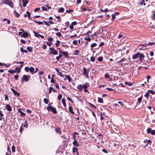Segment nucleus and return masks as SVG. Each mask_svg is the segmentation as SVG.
I'll list each match as a JSON object with an SVG mask.
<instances>
[{"label":"nucleus","instance_id":"nucleus-1","mask_svg":"<svg viewBox=\"0 0 155 155\" xmlns=\"http://www.w3.org/2000/svg\"><path fill=\"white\" fill-rule=\"evenodd\" d=\"M4 4L8 5L12 8L14 6L13 3L12 1L10 0H4V1H2L0 3V5H1Z\"/></svg>","mask_w":155,"mask_h":155},{"label":"nucleus","instance_id":"nucleus-2","mask_svg":"<svg viewBox=\"0 0 155 155\" xmlns=\"http://www.w3.org/2000/svg\"><path fill=\"white\" fill-rule=\"evenodd\" d=\"M90 69L87 70L84 67L83 68V74L87 78H88V73Z\"/></svg>","mask_w":155,"mask_h":155},{"label":"nucleus","instance_id":"nucleus-3","mask_svg":"<svg viewBox=\"0 0 155 155\" xmlns=\"http://www.w3.org/2000/svg\"><path fill=\"white\" fill-rule=\"evenodd\" d=\"M47 109L48 110H51L52 113L54 114H56L57 112L55 107H53L52 106H49L47 107Z\"/></svg>","mask_w":155,"mask_h":155},{"label":"nucleus","instance_id":"nucleus-4","mask_svg":"<svg viewBox=\"0 0 155 155\" xmlns=\"http://www.w3.org/2000/svg\"><path fill=\"white\" fill-rule=\"evenodd\" d=\"M30 78V76L29 75H24L21 80V81L22 83H23V81H25L26 82H28Z\"/></svg>","mask_w":155,"mask_h":155},{"label":"nucleus","instance_id":"nucleus-5","mask_svg":"<svg viewBox=\"0 0 155 155\" xmlns=\"http://www.w3.org/2000/svg\"><path fill=\"white\" fill-rule=\"evenodd\" d=\"M49 49L51 51H50L49 52V54H52L54 55H57L58 54V51L57 50H55L54 48H50Z\"/></svg>","mask_w":155,"mask_h":155},{"label":"nucleus","instance_id":"nucleus-6","mask_svg":"<svg viewBox=\"0 0 155 155\" xmlns=\"http://www.w3.org/2000/svg\"><path fill=\"white\" fill-rule=\"evenodd\" d=\"M147 132L148 134H151L152 135H154L155 134V130H152L149 127L147 130Z\"/></svg>","mask_w":155,"mask_h":155},{"label":"nucleus","instance_id":"nucleus-7","mask_svg":"<svg viewBox=\"0 0 155 155\" xmlns=\"http://www.w3.org/2000/svg\"><path fill=\"white\" fill-rule=\"evenodd\" d=\"M138 57L140 61H142L144 58V56L143 54L139 52Z\"/></svg>","mask_w":155,"mask_h":155},{"label":"nucleus","instance_id":"nucleus-8","mask_svg":"<svg viewBox=\"0 0 155 155\" xmlns=\"http://www.w3.org/2000/svg\"><path fill=\"white\" fill-rule=\"evenodd\" d=\"M89 87V84L87 82H86L84 84L82 85L83 88L84 89H87Z\"/></svg>","mask_w":155,"mask_h":155},{"label":"nucleus","instance_id":"nucleus-9","mask_svg":"<svg viewBox=\"0 0 155 155\" xmlns=\"http://www.w3.org/2000/svg\"><path fill=\"white\" fill-rule=\"evenodd\" d=\"M11 90L12 92L14 93V94L17 96L18 97L20 95V94L18 93L17 91H16L13 88H11Z\"/></svg>","mask_w":155,"mask_h":155},{"label":"nucleus","instance_id":"nucleus-10","mask_svg":"<svg viewBox=\"0 0 155 155\" xmlns=\"http://www.w3.org/2000/svg\"><path fill=\"white\" fill-rule=\"evenodd\" d=\"M76 147H79L80 146V144L78 143L77 141L74 140L72 143Z\"/></svg>","mask_w":155,"mask_h":155},{"label":"nucleus","instance_id":"nucleus-11","mask_svg":"<svg viewBox=\"0 0 155 155\" xmlns=\"http://www.w3.org/2000/svg\"><path fill=\"white\" fill-rule=\"evenodd\" d=\"M23 2V6L24 7L26 6L28 2V0H22Z\"/></svg>","mask_w":155,"mask_h":155},{"label":"nucleus","instance_id":"nucleus-12","mask_svg":"<svg viewBox=\"0 0 155 155\" xmlns=\"http://www.w3.org/2000/svg\"><path fill=\"white\" fill-rule=\"evenodd\" d=\"M28 33L27 32H23L21 36L24 38H27L28 37Z\"/></svg>","mask_w":155,"mask_h":155},{"label":"nucleus","instance_id":"nucleus-13","mask_svg":"<svg viewBox=\"0 0 155 155\" xmlns=\"http://www.w3.org/2000/svg\"><path fill=\"white\" fill-rule=\"evenodd\" d=\"M6 110L9 111L12 110V108L11 107L9 104H7L6 106Z\"/></svg>","mask_w":155,"mask_h":155},{"label":"nucleus","instance_id":"nucleus-14","mask_svg":"<svg viewBox=\"0 0 155 155\" xmlns=\"http://www.w3.org/2000/svg\"><path fill=\"white\" fill-rule=\"evenodd\" d=\"M76 135H78V134L76 132H74L73 134V137L74 140H76Z\"/></svg>","mask_w":155,"mask_h":155},{"label":"nucleus","instance_id":"nucleus-15","mask_svg":"<svg viewBox=\"0 0 155 155\" xmlns=\"http://www.w3.org/2000/svg\"><path fill=\"white\" fill-rule=\"evenodd\" d=\"M148 0H142L140 3V5L143 4L144 5H146V2H148Z\"/></svg>","mask_w":155,"mask_h":155},{"label":"nucleus","instance_id":"nucleus-16","mask_svg":"<svg viewBox=\"0 0 155 155\" xmlns=\"http://www.w3.org/2000/svg\"><path fill=\"white\" fill-rule=\"evenodd\" d=\"M139 52L134 54L132 56V58L133 59H136L138 58Z\"/></svg>","mask_w":155,"mask_h":155},{"label":"nucleus","instance_id":"nucleus-17","mask_svg":"<svg viewBox=\"0 0 155 155\" xmlns=\"http://www.w3.org/2000/svg\"><path fill=\"white\" fill-rule=\"evenodd\" d=\"M21 109H19L18 110V112L20 113L21 115L24 116L26 115L25 114L21 111Z\"/></svg>","mask_w":155,"mask_h":155},{"label":"nucleus","instance_id":"nucleus-18","mask_svg":"<svg viewBox=\"0 0 155 155\" xmlns=\"http://www.w3.org/2000/svg\"><path fill=\"white\" fill-rule=\"evenodd\" d=\"M34 70V68L32 67H31L29 68V71L30 72H31V73L32 74L35 73Z\"/></svg>","mask_w":155,"mask_h":155},{"label":"nucleus","instance_id":"nucleus-19","mask_svg":"<svg viewBox=\"0 0 155 155\" xmlns=\"http://www.w3.org/2000/svg\"><path fill=\"white\" fill-rule=\"evenodd\" d=\"M77 88L80 91H81L83 89L82 85L81 84L78 85L77 87Z\"/></svg>","mask_w":155,"mask_h":155},{"label":"nucleus","instance_id":"nucleus-20","mask_svg":"<svg viewBox=\"0 0 155 155\" xmlns=\"http://www.w3.org/2000/svg\"><path fill=\"white\" fill-rule=\"evenodd\" d=\"M21 70V69L19 67H16L15 68V71H16V72H17L18 74L20 72Z\"/></svg>","mask_w":155,"mask_h":155},{"label":"nucleus","instance_id":"nucleus-21","mask_svg":"<svg viewBox=\"0 0 155 155\" xmlns=\"http://www.w3.org/2000/svg\"><path fill=\"white\" fill-rule=\"evenodd\" d=\"M65 78L67 79H68V80L69 82H70L71 81V78L69 75H66Z\"/></svg>","mask_w":155,"mask_h":155},{"label":"nucleus","instance_id":"nucleus-22","mask_svg":"<svg viewBox=\"0 0 155 155\" xmlns=\"http://www.w3.org/2000/svg\"><path fill=\"white\" fill-rule=\"evenodd\" d=\"M63 55L65 57H68V53L67 51H63L62 53Z\"/></svg>","mask_w":155,"mask_h":155},{"label":"nucleus","instance_id":"nucleus-23","mask_svg":"<svg viewBox=\"0 0 155 155\" xmlns=\"http://www.w3.org/2000/svg\"><path fill=\"white\" fill-rule=\"evenodd\" d=\"M68 109L69 110V111L72 114H74V112L73 111V109L71 106H69Z\"/></svg>","mask_w":155,"mask_h":155},{"label":"nucleus","instance_id":"nucleus-24","mask_svg":"<svg viewBox=\"0 0 155 155\" xmlns=\"http://www.w3.org/2000/svg\"><path fill=\"white\" fill-rule=\"evenodd\" d=\"M55 130L57 134H60L61 133V132L60 130V129L59 128H56L55 129Z\"/></svg>","mask_w":155,"mask_h":155},{"label":"nucleus","instance_id":"nucleus-25","mask_svg":"<svg viewBox=\"0 0 155 155\" xmlns=\"http://www.w3.org/2000/svg\"><path fill=\"white\" fill-rule=\"evenodd\" d=\"M26 13L27 14V16H28V18L30 19H31V13L29 12L28 11H27L26 12Z\"/></svg>","mask_w":155,"mask_h":155},{"label":"nucleus","instance_id":"nucleus-26","mask_svg":"<svg viewBox=\"0 0 155 155\" xmlns=\"http://www.w3.org/2000/svg\"><path fill=\"white\" fill-rule=\"evenodd\" d=\"M64 8H59L58 10L59 12H63L64 11Z\"/></svg>","mask_w":155,"mask_h":155},{"label":"nucleus","instance_id":"nucleus-27","mask_svg":"<svg viewBox=\"0 0 155 155\" xmlns=\"http://www.w3.org/2000/svg\"><path fill=\"white\" fill-rule=\"evenodd\" d=\"M14 13L15 17H16L17 18H18V17H19V14L15 10L14 11Z\"/></svg>","mask_w":155,"mask_h":155},{"label":"nucleus","instance_id":"nucleus-28","mask_svg":"<svg viewBox=\"0 0 155 155\" xmlns=\"http://www.w3.org/2000/svg\"><path fill=\"white\" fill-rule=\"evenodd\" d=\"M98 101L99 103H103V101L102 98L101 97H98Z\"/></svg>","mask_w":155,"mask_h":155},{"label":"nucleus","instance_id":"nucleus-29","mask_svg":"<svg viewBox=\"0 0 155 155\" xmlns=\"http://www.w3.org/2000/svg\"><path fill=\"white\" fill-rule=\"evenodd\" d=\"M126 60V59L125 58H123L121 60H120L119 61H118L117 62V63H118V64H119V63H121V62H124V61H125Z\"/></svg>","mask_w":155,"mask_h":155},{"label":"nucleus","instance_id":"nucleus-30","mask_svg":"<svg viewBox=\"0 0 155 155\" xmlns=\"http://www.w3.org/2000/svg\"><path fill=\"white\" fill-rule=\"evenodd\" d=\"M79 52V51L78 50H75L74 51L73 54L74 55H78V53Z\"/></svg>","mask_w":155,"mask_h":155},{"label":"nucleus","instance_id":"nucleus-31","mask_svg":"<svg viewBox=\"0 0 155 155\" xmlns=\"http://www.w3.org/2000/svg\"><path fill=\"white\" fill-rule=\"evenodd\" d=\"M33 32L35 34V36L38 38L40 37V34H39L37 32H35V31H34Z\"/></svg>","mask_w":155,"mask_h":155},{"label":"nucleus","instance_id":"nucleus-32","mask_svg":"<svg viewBox=\"0 0 155 155\" xmlns=\"http://www.w3.org/2000/svg\"><path fill=\"white\" fill-rule=\"evenodd\" d=\"M78 149L77 148L74 147L73 148L72 151L73 153H75L76 152H77Z\"/></svg>","mask_w":155,"mask_h":155},{"label":"nucleus","instance_id":"nucleus-33","mask_svg":"<svg viewBox=\"0 0 155 155\" xmlns=\"http://www.w3.org/2000/svg\"><path fill=\"white\" fill-rule=\"evenodd\" d=\"M27 50L30 52H31L32 51V48L31 47H28L27 48Z\"/></svg>","mask_w":155,"mask_h":155},{"label":"nucleus","instance_id":"nucleus-34","mask_svg":"<svg viewBox=\"0 0 155 155\" xmlns=\"http://www.w3.org/2000/svg\"><path fill=\"white\" fill-rule=\"evenodd\" d=\"M67 98L68 101H70L71 103H74V102L72 101V99L70 97L68 96V97H67Z\"/></svg>","mask_w":155,"mask_h":155},{"label":"nucleus","instance_id":"nucleus-35","mask_svg":"<svg viewBox=\"0 0 155 155\" xmlns=\"http://www.w3.org/2000/svg\"><path fill=\"white\" fill-rule=\"evenodd\" d=\"M8 72L11 73V74H13L14 73H16V71L15 70H8Z\"/></svg>","mask_w":155,"mask_h":155},{"label":"nucleus","instance_id":"nucleus-36","mask_svg":"<svg viewBox=\"0 0 155 155\" xmlns=\"http://www.w3.org/2000/svg\"><path fill=\"white\" fill-rule=\"evenodd\" d=\"M142 97H139L138 98L137 101L139 103V104H140L141 103L142 100Z\"/></svg>","mask_w":155,"mask_h":155},{"label":"nucleus","instance_id":"nucleus-37","mask_svg":"<svg viewBox=\"0 0 155 155\" xmlns=\"http://www.w3.org/2000/svg\"><path fill=\"white\" fill-rule=\"evenodd\" d=\"M62 104L64 105V106L65 107H66V103L65 102V100L64 99H62Z\"/></svg>","mask_w":155,"mask_h":155},{"label":"nucleus","instance_id":"nucleus-38","mask_svg":"<svg viewBox=\"0 0 155 155\" xmlns=\"http://www.w3.org/2000/svg\"><path fill=\"white\" fill-rule=\"evenodd\" d=\"M149 93L148 92H147L146 93V94H145L144 95V96L147 98L149 97Z\"/></svg>","mask_w":155,"mask_h":155},{"label":"nucleus","instance_id":"nucleus-39","mask_svg":"<svg viewBox=\"0 0 155 155\" xmlns=\"http://www.w3.org/2000/svg\"><path fill=\"white\" fill-rule=\"evenodd\" d=\"M73 43L74 45H77V46L78 45V41L77 40H75L73 42Z\"/></svg>","mask_w":155,"mask_h":155},{"label":"nucleus","instance_id":"nucleus-40","mask_svg":"<svg viewBox=\"0 0 155 155\" xmlns=\"http://www.w3.org/2000/svg\"><path fill=\"white\" fill-rule=\"evenodd\" d=\"M44 103L46 104H48V101L47 98H44Z\"/></svg>","mask_w":155,"mask_h":155},{"label":"nucleus","instance_id":"nucleus-41","mask_svg":"<svg viewBox=\"0 0 155 155\" xmlns=\"http://www.w3.org/2000/svg\"><path fill=\"white\" fill-rule=\"evenodd\" d=\"M60 43V41L59 40H57L56 43L55 44V45L56 47H58Z\"/></svg>","mask_w":155,"mask_h":155},{"label":"nucleus","instance_id":"nucleus-42","mask_svg":"<svg viewBox=\"0 0 155 155\" xmlns=\"http://www.w3.org/2000/svg\"><path fill=\"white\" fill-rule=\"evenodd\" d=\"M117 103L120 104L122 107H124V102L122 101H118Z\"/></svg>","mask_w":155,"mask_h":155},{"label":"nucleus","instance_id":"nucleus-43","mask_svg":"<svg viewBox=\"0 0 155 155\" xmlns=\"http://www.w3.org/2000/svg\"><path fill=\"white\" fill-rule=\"evenodd\" d=\"M96 45H97V44L96 43H93L91 44V48H94V47H95V46H96Z\"/></svg>","mask_w":155,"mask_h":155},{"label":"nucleus","instance_id":"nucleus-44","mask_svg":"<svg viewBox=\"0 0 155 155\" xmlns=\"http://www.w3.org/2000/svg\"><path fill=\"white\" fill-rule=\"evenodd\" d=\"M148 91L153 95L155 93V92L152 90H148Z\"/></svg>","mask_w":155,"mask_h":155},{"label":"nucleus","instance_id":"nucleus-45","mask_svg":"<svg viewBox=\"0 0 155 155\" xmlns=\"http://www.w3.org/2000/svg\"><path fill=\"white\" fill-rule=\"evenodd\" d=\"M155 44V42H149L147 45H153Z\"/></svg>","mask_w":155,"mask_h":155},{"label":"nucleus","instance_id":"nucleus-46","mask_svg":"<svg viewBox=\"0 0 155 155\" xmlns=\"http://www.w3.org/2000/svg\"><path fill=\"white\" fill-rule=\"evenodd\" d=\"M103 60V58L102 57H99L98 58V60L100 62L102 61Z\"/></svg>","mask_w":155,"mask_h":155},{"label":"nucleus","instance_id":"nucleus-47","mask_svg":"<svg viewBox=\"0 0 155 155\" xmlns=\"http://www.w3.org/2000/svg\"><path fill=\"white\" fill-rule=\"evenodd\" d=\"M25 124L24 125V127L26 128H27L28 127V125L27 124L28 122L26 121H25Z\"/></svg>","mask_w":155,"mask_h":155},{"label":"nucleus","instance_id":"nucleus-48","mask_svg":"<svg viewBox=\"0 0 155 155\" xmlns=\"http://www.w3.org/2000/svg\"><path fill=\"white\" fill-rule=\"evenodd\" d=\"M56 35L57 36L59 37H60L61 36V32H58L56 33Z\"/></svg>","mask_w":155,"mask_h":155},{"label":"nucleus","instance_id":"nucleus-49","mask_svg":"<svg viewBox=\"0 0 155 155\" xmlns=\"http://www.w3.org/2000/svg\"><path fill=\"white\" fill-rule=\"evenodd\" d=\"M125 84L126 85H128L129 86H131L132 85V84L131 83H129L127 82H126L125 83Z\"/></svg>","mask_w":155,"mask_h":155},{"label":"nucleus","instance_id":"nucleus-50","mask_svg":"<svg viewBox=\"0 0 155 155\" xmlns=\"http://www.w3.org/2000/svg\"><path fill=\"white\" fill-rule=\"evenodd\" d=\"M40 10V8H35L34 9V12H38Z\"/></svg>","mask_w":155,"mask_h":155},{"label":"nucleus","instance_id":"nucleus-51","mask_svg":"<svg viewBox=\"0 0 155 155\" xmlns=\"http://www.w3.org/2000/svg\"><path fill=\"white\" fill-rule=\"evenodd\" d=\"M54 77V75H52V78L51 80V83H54L55 82V81L53 79V77Z\"/></svg>","mask_w":155,"mask_h":155},{"label":"nucleus","instance_id":"nucleus-52","mask_svg":"<svg viewBox=\"0 0 155 155\" xmlns=\"http://www.w3.org/2000/svg\"><path fill=\"white\" fill-rule=\"evenodd\" d=\"M90 59H91V61L92 62H94V61L95 58H94V57H93V56H92V57L91 58H90Z\"/></svg>","mask_w":155,"mask_h":155},{"label":"nucleus","instance_id":"nucleus-53","mask_svg":"<svg viewBox=\"0 0 155 155\" xmlns=\"http://www.w3.org/2000/svg\"><path fill=\"white\" fill-rule=\"evenodd\" d=\"M146 78L147 79V82H149V80L151 78V77L150 76L148 75L146 77Z\"/></svg>","mask_w":155,"mask_h":155},{"label":"nucleus","instance_id":"nucleus-54","mask_svg":"<svg viewBox=\"0 0 155 155\" xmlns=\"http://www.w3.org/2000/svg\"><path fill=\"white\" fill-rule=\"evenodd\" d=\"M62 97V95L61 94H59L58 96V98L59 100H60Z\"/></svg>","mask_w":155,"mask_h":155},{"label":"nucleus","instance_id":"nucleus-55","mask_svg":"<svg viewBox=\"0 0 155 155\" xmlns=\"http://www.w3.org/2000/svg\"><path fill=\"white\" fill-rule=\"evenodd\" d=\"M25 71L26 72H28L29 70V68L28 67H26L25 68Z\"/></svg>","mask_w":155,"mask_h":155},{"label":"nucleus","instance_id":"nucleus-56","mask_svg":"<svg viewBox=\"0 0 155 155\" xmlns=\"http://www.w3.org/2000/svg\"><path fill=\"white\" fill-rule=\"evenodd\" d=\"M112 18L111 20H114L116 17L115 14H113L112 15Z\"/></svg>","mask_w":155,"mask_h":155},{"label":"nucleus","instance_id":"nucleus-57","mask_svg":"<svg viewBox=\"0 0 155 155\" xmlns=\"http://www.w3.org/2000/svg\"><path fill=\"white\" fill-rule=\"evenodd\" d=\"M104 77L105 78H109V76L107 74H105L104 75Z\"/></svg>","mask_w":155,"mask_h":155},{"label":"nucleus","instance_id":"nucleus-58","mask_svg":"<svg viewBox=\"0 0 155 155\" xmlns=\"http://www.w3.org/2000/svg\"><path fill=\"white\" fill-rule=\"evenodd\" d=\"M52 44V42H47V44L49 46H51Z\"/></svg>","mask_w":155,"mask_h":155},{"label":"nucleus","instance_id":"nucleus-59","mask_svg":"<svg viewBox=\"0 0 155 155\" xmlns=\"http://www.w3.org/2000/svg\"><path fill=\"white\" fill-rule=\"evenodd\" d=\"M73 10H67L66 11V12L68 13H70L71 12H73Z\"/></svg>","mask_w":155,"mask_h":155},{"label":"nucleus","instance_id":"nucleus-60","mask_svg":"<svg viewBox=\"0 0 155 155\" xmlns=\"http://www.w3.org/2000/svg\"><path fill=\"white\" fill-rule=\"evenodd\" d=\"M53 89V87H50L49 88V92L50 93H51L52 92V91Z\"/></svg>","mask_w":155,"mask_h":155},{"label":"nucleus","instance_id":"nucleus-61","mask_svg":"<svg viewBox=\"0 0 155 155\" xmlns=\"http://www.w3.org/2000/svg\"><path fill=\"white\" fill-rule=\"evenodd\" d=\"M42 10L43 11H47L48 10L47 8H45L44 7H43V6L42 7Z\"/></svg>","mask_w":155,"mask_h":155},{"label":"nucleus","instance_id":"nucleus-62","mask_svg":"<svg viewBox=\"0 0 155 155\" xmlns=\"http://www.w3.org/2000/svg\"><path fill=\"white\" fill-rule=\"evenodd\" d=\"M77 22L76 21H73V22L72 23H71V25H72L73 26V25H77Z\"/></svg>","mask_w":155,"mask_h":155},{"label":"nucleus","instance_id":"nucleus-63","mask_svg":"<svg viewBox=\"0 0 155 155\" xmlns=\"http://www.w3.org/2000/svg\"><path fill=\"white\" fill-rule=\"evenodd\" d=\"M15 146H12V151L13 152H15Z\"/></svg>","mask_w":155,"mask_h":155},{"label":"nucleus","instance_id":"nucleus-64","mask_svg":"<svg viewBox=\"0 0 155 155\" xmlns=\"http://www.w3.org/2000/svg\"><path fill=\"white\" fill-rule=\"evenodd\" d=\"M47 46L45 44H44L42 46V48L44 49H46Z\"/></svg>","mask_w":155,"mask_h":155}]
</instances>
